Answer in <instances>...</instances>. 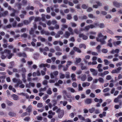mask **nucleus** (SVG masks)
I'll return each mask as SVG.
<instances>
[{
  "mask_svg": "<svg viewBox=\"0 0 122 122\" xmlns=\"http://www.w3.org/2000/svg\"><path fill=\"white\" fill-rule=\"evenodd\" d=\"M12 56V54L10 53V51L8 50H5L4 52L2 53L1 58L2 59H5L6 56H7L8 59H10Z\"/></svg>",
  "mask_w": 122,
  "mask_h": 122,
  "instance_id": "1",
  "label": "nucleus"
},
{
  "mask_svg": "<svg viewBox=\"0 0 122 122\" xmlns=\"http://www.w3.org/2000/svg\"><path fill=\"white\" fill-rule=\"evenodd\" d=\"M107 38L106 36H103L101 33H99L98 35V37L97 38V39L98 41L100 42L101 44L103 45L106 43V42L104 39H106Z\"/></svg>",
  "mask_w": 122,
  "mask_h": 122,
  "instance_id": "2",
  "label": "nucleus"
},
{
  "mask_svg": "<svg viewBox=\"0 0 122 122\" xmlns=\"http://www.w3.org/2000/svg\"><path fill=\"white\" fill-rule=\"evenodd\" d=\"M56 112L58 113V117L60 118H62L64 114V111L63 110H61L60 109H58Z\"/></svg>",
  "mask_w": 122,
  "mask_h": 122,
  "instance_id": "3",
  "label": "nucleus"
},
{
  "mask_svg": "<svg viewBox=\"0 0 122 122\" xmlns=\"http://www.w3.org/2000/svg\"><path fill=\"white\" fill-rule=\"evenodd\" d=\"M58 74V72L56 71L54 72L53 73H51L50 74L51 78H53Z\"/></svg>",
  "mask_w": 122,
  "mask_h": 122,
  "instance_id": "4",
  "label": "nucleus"
},
{
  "mask_svg": "<svg viewBox=\"0 0 122 122\" xmlns=\"http://www.w3.org/2000/svg\"><path fill=\"white\" fill-rule=\"evenodd\" d=\"M90 57V56L86 55L85 56V58L83 59L84 61L85 64H86L88 63V61L86 60L89 59Z\"/></svg>",
  "mask_w": 122,
  "mask_h": 122,
  "instance_id": "5",
  "label": "nucleus"
},
{
  "mask_svg": "<svg viewBox=\"0 0 122 122\" xmlns=\"http://www.w3.org/2000/svg\"><path fill=\"white\" fill-rule=\"evenodd\" d=\"M90 71L92 73V75L93 76H96L97 74V71L94 69L91 68L90 69Z\"/></svg>",
  "mask_w": 122,
  "mask_h": 122,
  "instance_id": "6",
  "label": "nucleus"
},
{
  "mask_svg": "<svg viewBox=\"0 0 122 122\" xmlns=\"http://www.w3.org/2000/svg\"><path fill=\"white\" fill-rule=\"evenodd\" d=\"M96 3L97 5H94L93 6L94 8H97L98 6H100L102 5V4L100 3L99 1H97Z\"/></svg>",
  "mask_w": 122,
  "mask_h": 122,
  "instance_id": "7",
  "label": "nucleus"
},
{
  "mask_svg": "<svg viewBox=\"0 0 122 122\" xmlns=\"http://www.w3.org/2000/svg\"><path fill=\"white\" fill-rule=\"evenodd\" d=\"M121 93L122 94V91L121 92ZM122 97V95H119L117 97L115 98L114 100V102H118L119 101V99Z\"/></svg>",
  "mask_w": 122,
  "mask_h": 122,
  "instance_id": "8",
  "label": "nucleus"
},
{
  "mask_svg": "<svg viewBox=\"0 0 122 122\" xmlns=\"http://www.w3.org/2000/svg\"><path fill=\"white\" fill-rule=\"evenodd\" d=\"M13 81L14 82H16L18 85H18L20 84L21 83V81L19 79L17 80L16 78H14L13 79Z\"/></svg>",
  "mask_w": 122,
  "mask_h": 122,
  "instance_id": "9",
  "label": "nucleus"
},
{
  "mask_svg": "<svg viewBox=\"0 0 122 122\" xmlns=\"http://www.w3.org/2000/svg\"><path fill=\"white\" fill-rule=\"evenodd\" d=\"M90 84L89 83L86 82L83 83L82 84V86L83 87H85L86 86H88L90 85Z\"/></svg>",
  "mask_w": 122,
  "mask_h": 122,
  "instance_id": "10",
  "label": "nucleus"
},
{
  "mask_svg": "<svg viewBox=\"0 0 122 122\" xmlns=\"http://www.w3.org/2000/svg\"><path fill=\"white\" fill-rule=\"evenodd\" d=\"M113 5L115 7H118L121 5V4L120 3H118L116 1H114L113 2Z\"/></svg>",
  "mask_w": 122,
  "mask_h": 122,
  "instance_id": "11",
  "label": "nucleus"
},
{
  "mask_svg": "<svg viewBox=\"0 0 122 122\" xmlns=\"http://www.w3.org/2000/svg\"><path fill=\"white\" fill-rule=\"evenodd\" d=\"M79 37H82L83 39L86 40L87 39V37L85 35H83L82 34H80L79 35Z\"/></svg>",
  "mask_w": 122,
  "mask_h": 122,
  "instance_id": "12",
  "label": "nucleus"
},
{
  "mask_svg": "<svg viewBox=\"0 0 122 122\" xmlns=\"http://www.w3.org/2000/svg\"><path fill=\"white\" fill-rule=\"evenodd\" d=\"M112 40L111 39H110L108 41L107 45L110 47H112V44L111 42Z\"/></svg>",
  "mask_w": 122,
  "mask_h": 122,
  "instance_id": "13",
  "label": "nucleus"
},
{
  "mask_svg": "<svg viewBox=\"0 0 122 122\" xmlns=\"http://www.w3.org/2000/svg\"><path fill=\"white\" fill-rule=\"evenodd\" d=\"M121 43V41H114L113 42V43L114 46H116L117 45H120Z\"/></svg>",
  "mask_w": 122,
  "mask_h": 122,
  "instance_id": "14",
  "label": "nucleus"
},
{
  "mask_svg": "<svg viewBox=\"0 0 122 122\" xmlns=\"http://www.w3.org/2000/svg\"><path fill=\"white\" fill-rule=\"evenodd\" d=\"M85 102L87 104H90L92 102V100L90 99H86L85 101Z\"/></svg>",
  "mask_w": 122,
  "mask_h": 122,
  "instance_id": "15",
  "label": "nucleus"
},
{
  "mask_svg": "<svg viewBox=\"0 0 122 122\" xmlns=\"http://www.w3.org/2000/svg\"><path fill=\"white\" fill-rule=\"evenodd\" d=\"M106 112H104L102 114H100L99 115V116L101 118H102L103 117H104L106 116Z\"/></svg>",
  "mask_w": 122,
  "mask_h": 122,
  "instance_id": "16",
  "label": "nucleus"
},
{
  "mask_svg": "<svg viewBox=\"0 0 122 122\" xmlns=\"http://www.w3.org/2000/svg\"><path fill=\"white\" fill-rule=\"evenodd\" d=\"M94 100L96 102H99L100 103H101L102 101L101 99H99L97 98H95L94 99Z\"/></svg>",
  "mask_w": 122,
  "mask_h": 122,
  "instance_id": "17",
  "label": "nucleus"
},
{
  "mask_svg": "<svg viewBox=\"0 0 122 122\" xmlns=\"http://www.w3.org/2000/svg\"><path fill=\"white\" fill-rule=\"evenodd\" d=\"M35 86V84L33 83L30 82L29 83V85H27L26 86L28 87H30V86L34 87Z\"/></svg>",
  "mask_w": 122,
  "mask_h": 122,
  "instance_id": "18",
  "label": "nucleus"
},
{
  "mask_svg": "<svg viewBox=\"0 0 122 122\" xmlns=\"http://www.w3.org/2000/svg\"><path fill=\"white\" fill-rule=\"evenodd\" d=\"M71 78L72 80L73 81H75L76 75L75 74H72L71 76Z\"/></svg>",
  "mask_w": 122,
  "mask_h": 122,
  "instance_id": "19",
  "label": "nucleus"
},
{
  "mask_svg": "<svg viewBox=\"0 0 122 122\" xmlns=\"http://www.w3.org/2000/svg\"><path fill=\"white\" fill-rule=\"evenodd\" d=\"M73 49L74 51H77L78 52L80 53L81 52V51L80 50L76 47H74L73 48Z\"/></svg>",
  "mask_w": 122,
  "mask_h": 122,
  "instance_id": "20",
  "label": "nucleus"
},
{
  "mask_svg": "<svg viewBox=\"0 0 122 122\" xmlns=\"http://www.w3.org/2000/svg\"><path fill=\"white\" fill-rule=\"evenodd\" d=\"M87 53H91V54L93 56H97L98 55V54L95 52H91V51H88L87 52Z\"/></svg>",
  "mask_w": 122,
  "mask_h": 122,
  "instance_id": "21",
  "label": "nucleus"
},
{
  "mask_svg": "<svg viewBox=\"0 0 122 122\" xmlns=\"http://www.w3.org/2000/svg\"><path fill=\"white\" fill-rule=\"evenodd\" d=\"M98 25V23H97L95 24L94 25H91L90 26H89L90 27V28H93L97 27V26Z\"/></svg>",
  "mask_w": 122,
  "mask_h": 122,
  "instance_id": "22",
  "label": "nucleus"
},
{
  "mask_svg": "<svg viewBox=\"0 0 122 122\" xmlns=\"http://www.w3.org/2000/svg\"><path fill=\"white\" fill-rule=\"evenodd\" d=\"M72 62L71 61H68L67 62V64L66 65V67H68L69 66L71 65L72 64Z\"/></svg>",
  "mask_w": 122,
  "mask_h": 122,
  "instance_id": "23",
  "label": "nucleus"
},
{
  "mask_svg": "<svg viewBox=\"0 0 122 122\" xmlns=\"http://www.w3.org/2000/svg\"><path fill=\"white\" fill-rule=\"evenodd\" d=\"M13 99L15 100H16L18 99V96L15 94H13L12 95Z\"/></svg>",
  "mask_w": 122,
  "mask_h": 122,
  "instance_id": "24",
  "label": "nucleus"
},
{
  "mask_svg": "<svg viewBox=\"0 0 122 122\" xmlns=\"http://www.w3.org/2000/svg\"><path fill=\"white\" fill-rule=\"evenodd\" d=\"M81 80L82 81H84L86 79V75H83L82 77H81Z\"/></svg>",
  "mask_w": 122,
  "mask_h": 122,
  "instance_id": "25",
  "label": "nucleus"
},
{
  "mask_svg": "<svg viewBox=\"0 0 122 122\" xmlns=\"http://www.w3.org/2000/svg\"><path fill=\"white\" fill-rule=\"evenodd\" d=\"M32 107L31 106H29L27 109V111L29 112H30L31 111Z\"/></svg>",
  "mask_w": 122,
  "mask_h": 122,
  "instance_id": "26",
  "label": "nucleus"
},
{
  "mask_svg": "<svg viewBox=\"0 0 122 122\" xmlns=\"http://www.w3.org/2000/svg\"><path fill=\"white\" fill-rule=\"evenodd\" d=\"M79 47L80 48H84V49H85L86 48V46L84 44H81L79 45Z\"/></svg>",
  "mask_w": 122,
  "mask_h": 122,
  "instance_id": "27",
  "label": "nucleus"
},
{
  "mask_svg": "<svg viewBox=\"0 0 122 122\" xmlns=\"http://www.w3.org/2000/svg\"><path fill=\"white\" fill-rule=\"evenodd\" d=\"M103 61L105 63V64L106 65H108L109 63V61L107 59H104Z\"/></svg>",
  "mask_w": 122,
  "mask_h": 122,
  "instance_id": "28",
  "label": "nucleus"
},
{
  "mask_svg": "<svg viewBox=\"0 0 122 122\" xmlns=\"http://www.w3.org/2000/svg\"><path fill=\"white\" fill-rule=\"evenodd\" d=\"M67 102L66 101H64V102L61 101L60 102V103L61 104H63V105L64 106H65L67 104Z\"/></svg>",
  "mask_w": 122,
  "mask_h": 122,
  "instance_id": "29",
  "label": "nucleus"
},
{
  "mask_svg": "<svg viewBox=\"0 0 122 122\" xmlns=\"http://www.w3.org/2000/svg\"><path fill=\"white\" fill-rule=\"evenodd\" d=\"M115 116L117 117L120 116H122V112H120L118 113H117L115 114Z\"/></svg>",
  "mask_w": 122,
  "mask_h": 122,
  "instance_id": "30",
  "label": "nucleus"
},
{
  "mask_svg": "<svg viewBox=\"0 0 122 122\" xmlns=\"http://www.w3.org/2000/svg\"><path fill=\"white\" fill-rule=\"evenodd\" d=\"M78 117L81 120L84 121V118L81 115H79Z\"/></svg>",
  "mask_w": 122,
  "mask_h": 122,
  "instance_id": "31",
  "label": "nucleus"
},
{
  "mask_svg": "<svg viewBox=\"0 0 122 122\" xmlns=\"http://www.w3.org/2000/svg\"><path fill=\"white\" fill-rule=\"evenodd\" d=\"M48 113L49 114L51 115H54L55 114V112H53L51 110L48 112Z\"/></svg>",
  "mask_w": 122,
  "mask_h": 122,
  "instance_id": "32",
  "label": "nucleus"
},
{
  "mask_svg": "<svg viewBox=\"0 0 122 122\" xmlns=\"http://www.w3.org/2000/svg\"><path fill=\"white\" fill-rule=\"evenodd\" d=\"M76 62L77 63H79L81 61V59L80 58H76Z\"/></svg>",
  "mask_w": 122,
  "mask_h": 122,
  "instance_id": "33",
  "label": "nucleus"
},
{
  "mask_svg": "<svg viewBox=\"0 0 122 122\" xmlns=\"http://www.w3.org/2000/svg\"><path fill=\"white\" fill-rule=\"evenodd\" d=\"M78 91H81L83 89L82 87L81 86V84H80L78 85Z\"/></svg>",
  "mask_w": 122,
  "mask_h": 122,
  "instance_id": "34",
  "label": "nucleus"
},
{
  "mask_svg": "<svg viewBox=\"0 0 122 122\" xmlns=\"http://www.w3.org/2000/svg\"><path fill=\"white\" fill-rule=\"evenodd\" d=\"M95 110V108L92 107V108L89 109V111L90 113H92Z\"/></svg>",
  "mask_w": 122,
  "mask_h": 122,
  "instance_id": "35",
  "label": "nucleus"
},
{
  "mask_svg": "<svg viewBox=\"0 0 122 122\" xmlns=\"http://www.w3.org/2000/svg\"><path fill=\"white\" fill-rule=\"evenodd\" d=\"M93 79V78L92 77L90 76L88 77L87 79V81H91Z\"/></svg>",
  "mask_w": 122,
  "mask_h": 122,
  "instance_id": "36",
  "label": "nucleus"
},
{
  "mask_svg": "<svg viewBox=\"0 0 122 122\" xmlns=\"http://www.w3.org/2000/svg\"><path fill=\"white\" fill-rule=\"evenodd\" d=\"M70 34L67 32H66L65 33V36L66 38H67L70 36Z\"/></svg>",
  "mask_w": 122,
  "mask_h": 122,
  "instance_id": "37",
  "label": "nucleus"
},
{
  "mask_svg": "<svg viewBox=\"0 0 122 122\" xmlns=\"http://www.w3.org/2000/svg\"><path fill=\"white\" fill-rule=\"evenodd\" d=\"M102 52L104 53H106L108 52V50L106 49H103L102 50Z\"/></svg>",
  "mask_w": 122,
  "mask_h": 122,
  "instance_id": "38",
  "label": "nucleus"
},
{
  "mask_svg": "<svg viewBox=\"0 0 122 122\" xmlns=\"http://www.w3.org/2000/svg\"><path fill=\"white\" fill-rule=\"evenodd\" d=\"M98 81L100 82H104V80L103 78L101 77L99 78L98 79Z\"/></svg>",
  "mask_w": 122,
  "mask_h": 122,
  "instance_id": "39",
  "label": "nucleus"
},
{
  "mask_svg": "<svg viewBox=\"0 0 122 122\" xmlns=\"http://www.w3.org/2000/svg\"><path fill=\"white\" fill-rule=\"evenodd\" d=\"M109 88H107L104 89L103 90V92H107L109 91Z\"/></svg>",
  "mask_w": 122,
  "mask_h": 122,
  "instance_id": "40",
  "label": "nucleus"
},
{
  "mask_svg": "<svg viewBox=\"0 0 122 122\" xmlns=\"http://www.w3.org/2000/svg\"><path fill=\"white\" fill-rule=\"evenodd\" d=\"M46 90V87H44V88H41L40 89L39 91L40 92H41L45 91Z\"/></svg>",
  "mask_w": 122,
  "mask_h": 122,
  "instance_id": "41",
  "label": "nucleus"
},
{
  "mask_svg": "<svg viewBox=\"0 0 122 122\" xmlns=\"http://www.w3.org/2000/svg\"><path fill=\"white\" fill-rule=\"evenodd\" d=\"M37 106L38 107H41L42 106V104L41 103H38Z\"/></svg>",
  "mask_w": 122,
  "mask_h": 122,
  "instance_id": "42",
  "label": "nucleus"
},
{
  "mask_svg": "<svg viewBox=\"0 0 122 122\" xmlns=\"http://www.w3.org/2000/svg\"><path fill=\"white\" fill-rule=\"evenodd\" d=\"M91 92V90L89 89L87 90L86 91V94L88 95Z\"/></svg>",
  "mask_w": 122,
  "mask_h": 122,
  "instance_id": "43",
  "label": "nucleus"
},
{
  "mask_svg": "<svg viewBox=\"0 0 122 122\" xmlns=\"http://www.w3.org/2000/svg\"><path fill=\"white\" fill-rule=\"evenodd\" d=\"M68 89L71 92H75V91L74 90L73 88H68Z\"/></svg>",
  "mask_w": 122,
  "mask_h": 122,
  "instance_id": "44",
  "label": "nucleus"
},
{
  "mask_svg": "<svg viewBox=\"0 0 122 122\" xmlns=\"http://www.w3.org/2000/svg\"><path fill=\"white\" fill-rule=\"evenodd\" d=\"M67 26L66 25H62V27L61 28V30H63L65 28H67Z\"/></svg>",
  "mask_w": 122,
  "mask_h": 122,
  "instance_id": "45",
  "label": "nucleus"
},
{
  "mask_svg": "<svg viewBox=\"0 0 122 122\" xmlns=\"http://www.w3.org/2000/svg\"><path fill=\"white\" fill-rule=\"evenodd\" d=\"M47 94H51L52 93V92L50 89L49 88L47 90Z\"/></svg>",
  "mask_w": 122,
  "mask_h": 122,
  "instance_id": "46",
  "label": "nucleus"
},
{
  "mask_svg": "<svg viewBox=\"0 0 122 122\" xmlns=\"http://www.w3.org/2000/svg\"><path fill=\"white\" fill-rule=\"evenodd\" d=\"M90 96L92 97L93 98L95 97V95L93 93H91L90 94Z\"/></svg>",
  "mask_w": 122,
  "mask_h": 122,
  "instance_id": "47",
  "label": "nucleus"
},
{
  "mask_svg": "<svg viewBox=\"0 0 122 122\" xmlns=\"http://www.w3.org/2000/svg\"><path fill=\"white\" fill-rule=\"evenodd\" d=\"M68 30L70 32L71 34H73V32H72V30L71 28L69 27L68 28Z\"/></svg>",
  "mask_w": 122,
  "mask_h": 122,
  "instance_id": "48",
  "label": "nucleus"
},
{
  "mask_svg": "<svg viewBox=\"0 0 122 122\" xmlns=\"http://www.w3.org/2000/svg\"><path fill=\"white\" fill-rule=\"evenodd\" d=\"M59 108H58V107L57 106L54 107L53 108V111H55L56 110V112L57 110Z\"/></svg>",
  "mask_w": 122,
  "mask_h": 122,
  "instance_id": "49",
  "label": "nucleus"
},
{
  "mask_svg": "<svg viewBox=\"0 0 122 122\" xmlns=\"http://www.w3.org/2000/svg\"><path fill=\"white\" fill-rule=\"evenodd\" d=\"M69 116L71 118H73L74 116V113L72 112L69 115Z\"/></svg>",
  "mask_w": 122,
  "mask_h": 122,
  "instance_id": "50",
  "label": "nucleus"
},
{
  "mask_svg": "<svg viewBox=\"0 0 122 122\" xmlns=\"http://www.w3.org/2000/svg\"><path fill=\"white\" fill-rule=\"evenodd\" d=\"M46 64H41L39 66V67L40 68L42 67H45L46 66Z\"/></svg>",
  "mask_w": 122,
  "mask_h": 122,
  "instance_id": "51",
  "label": "nucleus"
},
{
  "mask_svg": "<svg viewBox=\"0 0 122 122\" xmlns=\"http://www.w3.org/2000/svg\"><path fill=\"white\" fill-rule=\"evenodd\" d=\"M113 57V56L112 55L109 56H107L106 58L109 59H112Z\"/></svg>",
  "mask_w": 122,
  "mask_h": 122,
  "instance_id": "52",
  "label": "nucleus"
},
{
  "mask_svg": "<svg viewBox=\"0 0 122 122\" xmlns=\"http://www.w3.org/2000/svg\"><path fill=\"white\" fill-rule=\"evenodd\" d=\"M88 16L89 18H91L94 17V16L92 14H89L88 15Z\"/></svg>",
  "mask_w": 122,
  "mask_h": 122,
  "instance_id": "53",
  "label": "nucleus"
},
{
  "mask_svg": "<svg viewBox=\"0 0 122 122\" xmlns=\"http://www.w3.org/2000/svg\"><path fill=\"white\" fill-rule=\"evenodd\" d=\"M98 62L100 63H102V61L101 58H99L97 59Z\"/></svg>",
  "mask_w": 122,
  "mask_h": 122,
  "instance_id": "54",
  "label": "nucleus"
},
{
  "mask_svg": "<svg viewBox=\"0 0 122 122\" xmlns=\"http://www.w3.org/2000/svg\"><path fill=\"white\" fill-rule=\"evenodd\" d=\"M60 77L61 78H63L64 77V75L62 73L60 74Z\"/></svg>",
  "mask_w": 122,
  "mask_h": 122,
  "instance_id": "55",
  "label": "nucleus"
},
{
  "mask_svg": "<svg viewBox=\"0 0 122 122\" xmlns=\"http://www.w3.org/2000/svg\"><path fill=\"white\" fill-rule=\"evenodd\" d=\"M90 28V27L89 26H87L85 27V29L84 30H88Z\"/></svg>",
  "mask_w": 122,
  "mask_h": 122,
  "instance_id": "56",
  "label": "nucleus"
},
{
  "mask_svg": "<svg viewBox=\"0 0 122 122\" xmlns=\"http://www.w3.org/2000/svg\"><path fill=\"white\" fill-rule=\"evenodd\" d=\"M67 19L70 20L71 18V15H67Z\"/></svg>",
  "mask_w": 122,
  "mask_h": 122,
  "instance_id": "57",
  "label": "nucleus"
},
{
  "mask_svg": "<svg viewBox=\"0 0 122 122\" xmlns=\"http://www.w3.org/2000/svg\"><path fill=\"white\" fill-rule=\"evenodd\" d=\"M111 76L110 75H108L107 76L106 79H107L108 80H109L111 79Z\"/></svg>",
  "mask_w": 122,
  "mask_h": 122,
  "instance_id": "58",
  "label": "nucleus"
},
{
  "mask_svg": "<svg viewBox=\"0 0 122 122\" xmlns=\"http://www.w3.org/2000/svg\"><path fill=\"white\" fill-rule=\"evenodd\" d=\"M90 44L91 46H93L95 45V43L94 42H90Z\"/></svg>",
  "mask_w": 122,
  "mask_h": 122,
  "instance_id": "59",
  "label": "nucleus"
},
{
  "mask_svg": "<svg viewBox=\"0 0 122 122\" xmlns=\"http://www.w3.org/2000/svg\"><path fill=\"white\" fill-rule=\"evenodd\" d=\"M37 119L39 120H41L42 119V117L41 116H38L37 117Z\"/></svg>",
  "mask_w": 122,
  "mask_h": 122,
  "instance_id": "60",
  "label": "nucleus"
},
{
  "mask_svg": "<svg viewBox=\"0 0 122 122\" xmlns=\"http://www.w3.org/2000/svg\"><path fill=\"white\" fill-rule=\"evenodd\" d=\"M39 39H40V40L42 41H45V39L41 37H40Z\"/></svg>",
  "mask_w": 122,
  "mask_h": 122,
  "instance_id": "61",
  "label": "nucleus"
},
{
  "mask_svg": "<svg viewBox=\"0 0 122 122\" xmlns=\"http://www.w3.org/2000/svg\"><path fill=\"white\" fill-rule=\"evenodd\" d=\"M115 37L118 38V40H120L121 38H122V36H115Z\"/></svg>",
  "mask_w": 122,
  "mask_h": 122,
  "instance_id": "62",
  "label": "nucleus"
},
{
  "mask_svg": "<svg viewBox=\"0 0 122 122\" xmlns=\"http://www.w3.org/2000/svg\"><path fill=\"white\" fill-rule=\"evenodd\" d=\"M112 73H118V72L116 70H113L112 71Z\"/></svg>",
  "mask_w": 122,
  "mask_h": 122,
  "instance_id": "63",
  "label": "nucleus"
},
{
  "mask_svg": "<svg viewBox=\"0 0 122 122\" xmlns=\"http://www.w3.org/2000/svg\"><path fill=\"white\" fill-rule=\"evenodd\" d=\"M85 122H91V121L88 118L86 119L85 120Z\"/></svg>",
  "mask_w": 122,
  "mask_h": 122,
  "instance_id": "64",
  "label": "nucleus"
}]
</instances>
